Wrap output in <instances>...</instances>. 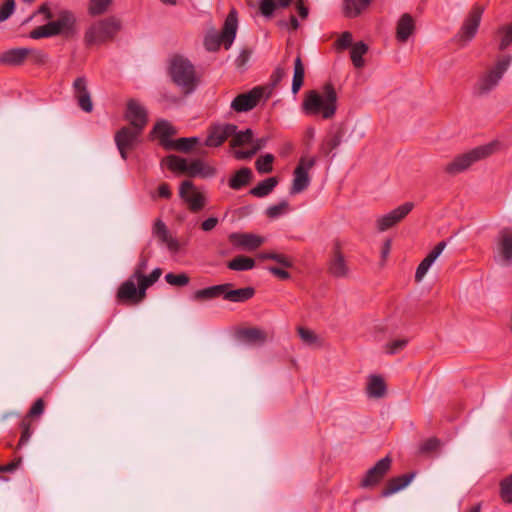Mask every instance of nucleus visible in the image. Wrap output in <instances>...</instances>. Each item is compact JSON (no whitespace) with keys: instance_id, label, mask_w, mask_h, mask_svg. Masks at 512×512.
<instances>
[{"instance_id":"nucleus-60","label":"nucleus","mask_w":512,"mask_h":512,"mask_svg":"<svg viewBox=\"0 0 512 512\" xmlns=\"http://www.w3.org/2000/svg\"><path fill=\"white\" fill-rule=\"evenodd\" d=\"M147 266H148L147 258L141 257L134 269L133 274L130 277L137 280L139 277H141L145 273Z\"/></svg>"},{"instance_id":"nucleus-55","label":"nucleus","mask_w":512,"mask_h":512,"mask_svg":"<svg viewBox=\"0 0 512 512\" xmlns=\"http://www.w3.org/2000/svg\"><path fill=\"white\" fill-rule=\"evenodd\" d=\"M15 1L6 0L0 8V22L7 20L14 12Z\"/></svg>"},{"instance_id":"nucleus-11","label":"nucleus","mask_w":512,"mask_h":512,"mask_svg":"<svg viewBox=\"0 0 512 512\" xmlns=\"http://www.w3.org/2000/svg\"><path fill=\"white\" fill-rule=\"evenodd\" d=\"M136 279L129 277L118 288L116 299L120 304L135 305L144 300L146 297L145 292L138 285L135 284Z\"/></svg>"},{"instance_id":"nucleus-42","label":"nucleus","mask_w":512,"mask_h":512,"mask_svg":"<svg viewBox=\"0 0 512 512\" xmlns=\"http://www.w3.org/2000/svg\"><path fill=\"white\" fill-rule=\"evenodd\" d=\"M161 275L162 269L155 268L149 275L143 274L136 281L140 288H142V290L146 293V290L155 282H157Z\"/></svg>"},{"instance_id":"nucleus-16","label":"nucleus","mask_w":512,"mask_h":512,"mask_svg":"<svg viewBox=\"0 0 512 512\" xmlns=\"http://www.w3.org/2000/svg\"><path fill=\"white\" fill-rule=\"evenodd\" d=\"M483 12L484 7L482 5L474 4L472 6L459 33L462 40L470 41L476 35Z\"/></svg>"},{"instance_id":"nucleus-34","label":"nucleus","mask_w":512,"mask_h":512,"mask_svg":"<svg viewBox=\"0 0 512 512\" xmlns=\"http://www.w3.org/2000/svg\"><path fill=\"white\" fill-rule=\"evenodd\" d=\"M277 184L278 179L276 177L267 178L259 182L255 187H253L250 190V194L258 198L265 197L274 190Z\"/></svg>"},{"instance_id":"nucleus-9","label":"nucleus","mask_w":512,"mask_h":512,"mask_svg":"<svg viewBox=\"0 0 512 512\" xmlns=\"http://www.w3.org/2000/svg\"><path fill=\"white\" fill-rule=\"evenodd\" d=\"M343 245L339 239H335L327 262V271L336 278H343L348 275L349 268L343 254Z\"/></svg>"},{"instance_id":"nucleus-4","label":"nucleus","mask_w":512,"mask_h":512,"mask_svg":"<svg viewBox=\"0 0 512 512\" xmlns=\"http://www.w3.org/2000/svg\"><path fill=\"white\" fill-rule=\"evenodd\" d=\"M121 29V22L115 17H107L93 23L85 32L87 45H99L112 41Z\"/></svg>"},{"instance_id":"nucleus-19","label":"nucleus","mask_w":512,"mask_h":512,"mask_svg":"<svg viewBox=\"0 0 512 512\" xmlns=\"http://www.w3.org/2000/svg\"><path fill=\"white\" fill-rule=\"evenodd\" d=\"M499 262L506 267L512 265V230L503 228L498 235Z\"/></svg>"},{"instance_id":"nucleus-54","label":"nucleus","mask_w":512,"mask_h":512,"mask_svg":"<svg viewBox=\"0 0 512 512\" xmlns=\"http://www.w3.org/2000/svg\"><path fill=\"white\" fill-rule=\"evenodd\" d=\"M44 408V400L42 398H38L29 409V412L25 418L31 420V418L40 416L44 412Z\"/></svg>"},{"instance_id":"nucleus-43","label":"nucleus","mask_w":512,"mask_h":512,"mask_svg":"<svg viewBox=\"0 0 512 512\" xmlns=\"http://www.w3.org/2000/svg\"><path fill=\"white\" fill-rule=\"evenodd\" d=\"M341 143V135L333 134L323 140L320 145V152L327 156L329 155L335 148H337Z\"/></svg>"},{"instance_id":"nucleus-3","label":"nucleus","mask_w":512,"mask_h":512,"mask_svg":"<svg viewBox=\"0 0 512 512\" xmlns=\"http://www.w3.org/2000/svg\"><path fill=\"white\" fill-rule=\"evenodd\" d=\"M498 146V142H490L488 144L475 147L468 152L456 156L444 167V171L449 175L462 173L470 168L474 163L491 156L497 151Z\"/></svg>"},{"instance_id":"nucleus-62","label":"nucleus","mask_w":512,"mask_h":512,"mask_svg":"<svg viewBox=\"0 0 512 512\" xmlns=\"http://www.w3.org/2000/svg\"><path fill=\"white\" fill-rule=\"evenodd\" d=\"M269 272L281 280H287L290 278V273L284 269L271 266L268 268Z\"/></svg>"},{"instance_id":"nucleus-35","label":"nucleus","mask_w":512,"mask_h":512,"mask_svg":"<svg viewBox=\"0 0 512 512\" xmlns=\"http://www.w3.org/2000/svg\"><path fill=\"white\" fill-rule=\"evenodd\" d=\"M305 69L302 58L298 55L294 61V75L292 81V92L297 94L304 83Z\"/></svg>"},{"instance_id":"nucleus-40","label":"nucleus","mask_w":512,"mask_h":512,"mask_svg":"<svg viewBox=\"0 0 512 512\" xmlns=\"http://www.w3.org/2000/svg\"><path fill=\"white\" fill-rule=\"evenodd\" d=\"M259 258L262 260H274L285 268H290L293 265L291 257L275 252H262L259 254Z\"/></svg>"},{"instance_id":"nucleus-52","label":"nucleus","mask_w":512,"mask_h":512,"mask_svg":"<svg viewBox=\"0 0 512 512\" xmlns=\"http://www.w3.org/2000/svg\"><path fill=\"white\" fill-rule=\"evenodd\" d=\"M153 233L160 242L167 240V237L170 235L166 224L160 219L155 221L153 225Z\"/></svg>"},{"instance_id":"nucleus-38","label":"nucleus","mask_w":512,"mask_h":512,"mask_svg":"<svg viewBox=\"0 0 512 512\" xmlns=\"http://www.w3.org/2000/svg\"><path fill=\"white\" fill-rule=\"evenodd\" d=\"M368 46L362 41L356 42L351 48V60L356 68H362L365 64L363 56L367 53Z\"/></svg>"},{"instance_id":"nucleus-63","label":"nucleus","mask_w":512,"mask_h":512,"mask_svg":"<svg viewBox=\"0 0 512 512\" xmlns=\"http://www.w3.org/2000/svg\"><path fill=\"white\" fill-rule=\"evenodd\" d=\"M255 150H253V148L249 149V150H236L234 151L233 155L235 157V159L237 160H246V159H250L252 158L254 155H255Z\"/></svg>"},{"instance_id":"nucleus-37","label":"nucleus","mask_w":512,"mask_h":512,"mask_svg":"<svg viewBox=\"0 0 512 512\" xmlns=\"http://www.w3.org/2000/svg\"><path fill=\"white\" fill-rule=\"evenodd\" d=\"M199 143L198 137H183L169 143V150H176L183 153L190 152Z\"/></svg>"},{"instance_id":"nucleus-25","label":"nucleus","mask_w":512,"mask_h":512,"mask_svg":"<svg viewBox=\"0 0 512 512\" xmlns=\"http://www.w3.org/2000/svg\"><path fill=\"white\" fill-rule=\"evenodd\" d=\"M414 477L413 473L402 474L400 476L393 477L387 481L384 488L381 491L382 497H388L410 484Z\"/></svg>"},{"instance_id":"nucleus-39","label":"nucleus","mask_w":512,"mask_h":512,"mask_svg":"<svg viewBox=\"0 0 512 512\" xmlns=\"http://www.w3.org/2000/svg\"><path fill=\"white\" fill-rule=\"evenodd\" d=\"M189 163L186 159L176 155H169L166 157V165L169 170L177 171L180 173L187 174Z\"/></svg>"},{"instance_id":"nucleus-10","label":"nucleus","mask_w":512,"mask_h":512,"mask_svg":"<svg viewBox=\"0 0 512 512\" xmlns=\"http://www.w3.org/2000/svg\"><path fill=\"white\" fill-rule=\"evenodd\" d=\"M265 87L256 86L246 93L237 95L231 102V108L235 112H248L254 109L264 96Z\"/></svg>"},{"instance_id":"nucleus-29","label":"nucleus","mask_w":512,"mask_h":512,"mask_svg":"<svg viewBox=\"0 0 512 512\" xmlns=\"http://www.w3.org/2000/svg\"><path fill=\"white\" fill-rule=\"evenodd\" d=\"M26 48H13L0 55V63L8 66H20L26 60Z\"/></svg>"},{"instance_id":"nucleus-48","label":"nucleus","mask_w":512,"mask_h":512,"mask_svg":"<svg viewBox=\"0 0 512 512\" xmlns=\"http://www.w3.org/2000/svg\"><path fill=\"white\" fill-rule=\"evenodd\" d=\"M20 428H21V436H20L17 448H21L29 442L31 435H32L31 420H29L28 418H23L20 423Z\"/></svg>"},{"instance_id":"nucleus-24","label":"nucleus","mask_w":512,"mask_h":512,"mask_svg":"<svg viewBox=\"0 0 512 512\" xmlns=\"http://www.w3.org/2000/svg\"><path fill=\"white\" fill-rule=\"evenodd\" d=\"M229 241L238 247L247 250H255L261 246L263 239L250 233H232L229 235Z\"/></svg>"},{"instance_id":"nucleus-5","label":"nucleus","mask_w":512,"mask_h":512,"mask_svg":"<svg viewBox=\"0 0 512 512\" xmlns=\"http://www.w3.org/2000/svg\"><path fill=\"white\" fill-rule=\"evenodd\" d=\"M76 19L74 14L68 10H62L58 14V19L34 28L29 36L32 39H41L57 36L61 33L72 32Z\"/></svg>"},{"instance_id":"nucleus-47","label":"nucleus","mask_w":512,"mask_h":512,"mask_svg":"<svg viewBox=\"0 0 512 512\" xmlns=\"http://www.w3.org/2000/svg\"><path fill=\"white\" fill-rule=\"evenodd\" d=\"M113 0H90L89 14L92 16L101 15L107 11Z\"/></svg>"},{"instance_id":"nucleus-51","label":"nucleus","mask_w":512,"mask_h":512,"mask_svg":"<svg viewBox=\"0 0 512 512\" xmlns=\"http://www.w3.org/2000/svg\"><path fill=\"white\" fill-rule=\"evenodd\" d=\"M289 209V203L287 201H281L276 205H272L267 208L266 215L267 217L274 219L279 217L280 215L286 213Z\"/></svg>"},{"instance_id":"nucleus-33","label":"nucleus","mask_w":512,"mask_h":512,"mask_svg":"<svg viewBox=\"0 0 512 512\" xmlns=\"http://www.w3.org/2000/svg\"><path fill=\"white\" fill-rule=\"evenodd\" d=\"M371 0H344V14L346 17L355 18L364 11Z\"/></svg>"},{"instance_id":"nucleus-53","label":"nucleus","mask_w":512,"mask_h":512,"mask_svg":"<svg viewBox=\"0 0 512 512\" xmlns=\"http://www.w3.org/2000/svg\"><path fill=\"white\" fill-rule=\"evenodd\" d=\"M298 334L301 340L307 345H315L318 342L317 335L310 329L299 327Z\"/></svg>"},{"instance_id":"nucleus-57","label":"nucleus","mask_w":512,"mask_h":512,"mask_svg":"<svg viewBox=\"0 0 512 512\" xmlns=\"http://www.w3.org/2000/svg\"><path fill=\"white\" fill-rule=\"evenodd\" d=\"M277 4L273 0H260V12L265 17H270L274 10L276 9Z\"/></svg>"},{"instance_id":"nucleus-49","label":"nucleus","mask_w":512,"mask_h":512,"mask_svg":"<svg viewBox=\"0 0 512 512\" xmlns=\"http://www.w3.org/2000/svg\"><path fill=\"white\" fill-rule=\"evenodd\" d=\"M165 281L172 286L183 287L190 282V278L186 273H167L165 275Z\"/></svg>"},{"instance_id":"nucleus-46","label":"nucleus","mask_w":512,"mask_h":512,"mask_svg":"<svg viewBox=\"0 0 512 512\" xmlns=\"http://www.w3.org/2000/svg\"><path fill=\"white\" fill-rule=\"evenodd\" d=\"M500 496L505 503H512V474L501 480Z\"/></svg>"},{"instance_id":"nucleus-28","label":"nucleus","mask_w":512,"mask_h":512,"mask_svg":"<svg viewBox=\"0 0 512 512\" xmlns=\"http://www.w3.org/2000/svg\"><path fill=\"white\" fill-rule=\"evenodd\" d=\"M415 30V22L408 13L403 14L398 20L396 27V39L399 42H406Z\"/></svg>"},{"instance_id":"nucleus-2","label":"nucleus","mask_w":512,"mask_h":512,"mask_svg":"<svg viewBox=\"0 0 512 512\" xmlns=\"http://www.w3.org/2000/svg\"><path fill=\"white\" fill-rule=\"evenodd\" d=\"M169 75L174 84L185 94L192 93L199 84V78L191 61L181 55H174L170 59Z\"/></svg>"},{"instance_id":"nucleus-36","label":"nucleus","mask_w":512,"mask_h":512,"mask_svg":"<svg viewBox=\"0 0 512 512\" xmlns=\"http://www.w3.org/2000/svg\"><path fill=\"white\" fill-rule=\"evenodd\" d=\"M227 267L234 271H247L255 267V260L251 257L240 255L229 261Z\"/></svg>"},{"instance_id":"nucleus-26","label":"nucleus","mask_w":512,"mask_h":512,"mask_svg":"<svg viewBox=\"0 0 512 512\" xmlns=\"http://www.w3.org/2000/svg\"><path fill=\"white\" fill-rule=\"evenodd\" d=\"M187 175L190 177L211 178L217 173V169L201 159H195L189 163Z\"/></svg>"},{"instance_id":"nucleus-44","label":"nucleus","mask_w":512,"mask_h":512,"mask_svg":"<svg viewBox=\"0 0 512 512\" xmlns=\"http://www.w3.org/2000/svg\"><path fill=\"white\" fill-rule=\"evenodd\" d=\"M273 162L274 156L272 154H265L256 160L255 168L261 174L270 173L273 170Z\"/></svg>"},{"instance_id":"nucleus-61","label":"nucleus","mask_w":512,"mask_h":512,"mask_svg":"<svg viewBox=\"0 0 512 512\" xmlns=\"http://www.w3.org/2000/svg\"><path fill=\"white\" fill-rule=\"evenodd\" d=\"M285 77V70L281 67H277L270 77L272 86H277L282 79Z\"/></svg>"},{"instance_id":"nucleus-7","label":"nucleus","mask_w":512,"mask_h":512,"mask_svg":"<svg viewBox=\"0 0 512 512\" xmlns=\"http://www.w3.org/2000/svg\"><path fill=\"white\" fill-rule=\"evenodd\" d=\"M179 197L191 213H198L207 204L206 196L190 180H184L179 186Z\"/></svg>"},{"instance_id":"nucleus-50","label":"nucleus","mask_w":512,"mask_h":512,"mask_svg":"<svg viewBox=\"0 0 512 512\" xmlns=\"http://www.w3.org/2000/svg\"><path fill=\"white\" fill-rule=\"evenodd\" d=\"M26 60L29 59L33 64L43 65L47 61V54L40 50L34 48H26Z\"/></svg>"},{"instance_id":"nucleus-14","label":"nucleus","mask_w":512,"mask_h":512,"mask_svg":"<svg viewBox=\"0 0 512 512\" xmlns=\"http://www.w3.org/2000/svg\"><path fill=\"white\" fill-rule=\"evenodd\" d=\"M392 460L386 456L370 468L360 482L362 488H374L376 487L388 473L391 467Z\"/></svg>"},{"instance_id":"nucleus-32","label":"nucleus","mask_w":512,"mask_h":512,"mask_svg":"<svg viewBox=\"0 0 512 512\" xmlns=\"http://www.w3.org/2000/svg\"><path fill=\"white\" fill-rule=\"evenodd\" d=\"M386 384L382 377L371 375L367 385V393L370 397L381 398L386 394Z\"/></svg>"},{"instance_id":"nucleus-23","label":"nucleus","mask_w":512,"mask_h":512,"mask_svg":"<svg viewBox=\"0 0 512 512\" xmlns=\"http://www.w3.org/2000/svg\"><path fill=\"white\" fill-rule=\"evenodd\" d=\"M225 292L223 299L234 302L243 303L250 300L255 295V289L253 287H244L239 289H232L233 284L225 283Z\"/></svg>"},{"instance_id":"nucleus-30","label":"nucleus","mask_w":512,"mask_h":512,"mask_svg":"<svg viewBox=\"0 0 512 512\" xmlns=\"http://www.w3.org/2000/svg\"><path fill=\"white\" fill-rule=\"evenodd\" d=\"M252 178V170L248 167H242L230 177L228 186L233 190H240L246 187L252 181Z\"/></svg>"},{"instance_id":"nucleus-31","label":"nucleus","mask_w":512,"mask_h":512,"mask_svg":"<svg viewBox=\"0 0 512 512\" xmlns=\"http://www.w3.org/2000/svg\"><path fill=\"white\" fill-rule=\"evenodd\" d=\"M225 292L224 284L214 285L207 288L199 289L194 292L193 299L195 301H208L215 298L222 297Z\"/></svg>"},{"instance_id":"nucleus-20","label":"nucleus","mask_w":512,"mask_h":512,"mask_svg":"<svg viewBox=\"0 0 512 512\" xmlns=\"http://www.w3.org/2000/svg\"><path fill=\"white\" fill-rule=\"evenodd\" d=\"M73 93L78 106L85 112L90 113L93 110V103L90 93L87 89V80L85 77H77L73 82Z\"/></svg>"},{"instance_id":"nucleus-12","label":"nucleus","mask_w":512,"mask_h":512,"mask_svg":"<svg viewBox=\"0 0 512 512\" xmlns=\"http://www.w3.org/2000/svg\"><path fill=\"white\" fill-rule=\"evenodd\" d=\"M141 133V130L130 126H124L116 132L114 139L123 160L127 159L128 151L136 147Z\"/></svg>"},{"instance_id":"nucleus-59","label":"nucleus","mask_w":512,"mask_h":512,"mask_svg":"<svg viewBox=\"0 0 512 512\" xmlns=\"http://www.w3.org/2000/svg\"><path fill=\"white\" fill-rule=\"evenodd\" d=\"M408 341L405 339L394 340L386 345V352L388 354H396L398 351L402 350Z\"/></svg>"},{"instance_id":"nucleus-17","label":"nucleus","mask_w":512,"mask_h":512,"mask_svg":"<svg viewBox=\"0 0 512 512\" xmlns=\"http://www.w3.org/2000/svg\"><path fill=\"white\" fill-rule=\"evenodd\" d=\"M125 119L129 121L130 127L143 131L148 121L147 111L137 101L131 99L127 102Z\"/></svg>"},{"instance_id":"nucleus-8","label":"nucleus","mask_w":512,"mask_h":512,"mask_svg":"<svg viewBox=\"0 0 512 512\" xmlns=\"http://www.w3.org/2000/svg\"><path fill=\"white\" fill-rule=\"evenodd\" d=\"M511 61V56L499 58L494 67L479 79L478 90L480 94L488 93L498 84L503 74L510 66Z\"/></svg>"},{"instance_id":"nucleus-18","label":"nucleus","mask_w":512,"mask_h":512,"mask_svg":"<svg viewBox=\"0 0 512 512\" xmlns=\"http://www.w3.org/2000/svg\"><path fill=\"white\" fill-rule=\"evenodd\" d=\"M236 129L237 126L233 124L216 125L211 127L206 137L205 145L208 147L221 146L235 133Z\"/></svg>"},{"instance_id":"nucleus-15","label":"nucleus","mask_w":512,"mask_h":512,"mask_svg":"<svg viewBox=\"0 0 512 512\" xmlns=\"http://www.w3.org/2000/svg\"><path fill=\"white\" fill-rule=\"evenodd\" d=\"M413 207L414 204L412 202H406L393 209L386 215L379 217L376 221L378 231L384 232L394 227L412 211Z\"/></svg>"},{"instance_id":"nucleus-1","label":"nucleus","mask_w":512,"mask_h":512,"mask_svg":"<svg viewBox=\"0 0 512 512\" xmlns=\"http://www.w3.org/2000/svg\"><path fill=\"white\" fill-rule=\"evenodd\" d=\"M302 110L306 115H321L323 119H331L337 110V93L332 83H325L321 92L309 90L305 93Z\"/></svg>"},{"instance_id":"nucleus-21","label":"nucleus","mask_w":512,"mask_h":512,"mask_svg":"<svg viewBox=\"0 0 512 512\" xmlns=\"http://www.w3.org/2000/svg\"><path fill=\"white\" fill-rule=\"evenodd\" d=\"M237 337L249 345H263L268 339V333L258 327H247L237 331Z\"/></svg>"},{"instance_id":"nucleus-64","label":"nucleus","mask_w":512,"mask_h":512,"mask_svg":"<svg viewBox=\"0 0 512 512\" xmlns=\"http://www.w3.org/2000/svg\"><path fill=\"white\" fill-rule=\"evenodd\" d=\"M217 224L218 219L216 217H209L201 223V229L203 231L208 232L213 230L217 226Z\"/></svg>"},{"instance_id":"nucleus-41","label":"nucleus","mask_w":512,"mask_h":512,"mask_svg":"<svg viewBox=\"0 0 512 512\" xmlns=\"http://www.w3.org/2000/svg\"><path fill=\"white\" fill-rule=\"evenodd\" d=\"M231 137L232 139L230 141V146L232 148H236L252 142L253 132L251 129H246L245 131L237 132L236 129L235 133Z\"/></svg>"},{"instance_id":"nucleus-58","label":"nucleus","mask_w":512,"mask_h":512,"mask_svg":"<svg viewBox=\"0 0 512 512\" xmlns=\"http://www.w3.org/2000/svg\"><path fill=\"white\" fill-rule=\"evenodd\" d=\"M337 49H347L352 45V34L348 31L343 32L335 43Z\"/></svg>"},{"instance_id":"nucleus-27","label":"nucleus","mask_w":512,"mask_h":512,"mask_svg":"<svg viewBox=\"0 0 512 512\" xmlns=\"http://www.w3.org/2000/svg\"><path fill=\"white\" fill-rule=\"evenodd\" d=\"M152 133L157 136L161 146L169 150V143L173 141L170 137L176 133V130L168 121L160 120L155 124Z\"/></svg>"},{"instance_id":"nucleus-6","label":"nucleus","mask_w":512,"mask_h":512,"mask_svg":"<svg viewBox=\"0 0 512 512\" xmlns=\"http://www.w3.org/2000/svg\"><path fill=\"white\" fill-rule=\"evenodd\" d=\"M238 18L236 9H231L227 15L222 32L220 34L210 33L204 39V46L206 50L214 52L217 51L221 44L228 49L236 36Z\"/></svg>"},{"instance_id":"nucleus-56","label":"nucleus","mask_w":512,"mask_h":512,"mask_svg":"<svg viewBox=\"0 0 512 512\" xmlns=\"http://www.w3.org/2000/svg\"><path fill=\"white\" fill-rule=\"evenodd\" d=\"M440 446V441L436 437H431L425 440L420 446L421 453H429L438 449Z\"/></svg>"},{"instance_id":"nucleus-45","label":"nucleus","mask_w":512,"mask_h":512,"mask_svg":"<svg viewBox=\"0 0 512 512\" xmlns=\"http://www.w3.org/2000/svg\"><path fill=\"white\" fill-rule=\"evenodd\" d=\"M497 34L501 37L499 50H505L512 43V23L505 25L497 30Z\"/></svg>"},{"instance_id":"nucleus-22","label":"nucleus","mask_w":512,"mask_h":512,"mask_svg":"<svg viewBox=\"0 0 512 512\" xmlns=\"http://www.w3.org/2000/svg\"><path fill=\"white\" fill-rule=\"evenodd\" d=\"M446 247V242L441 241L439 242L432 251L429 252V254L420 262L416 269L415 273V281L420 282L423 277L428 272L431 265L434 263V261L438 258V256L442 253L444 248Z\"/></svg>"},{"instance_id":"nucleus-13","label":"nucleus","mask_w":512,"mask_h":512,"mask_svg":"<svg viewBox=\"0 0 512 512\" xmlns=\"http://www.w3.org/2000/svg\"><path fill=\"white\" fill-rule=\"evenodd\" d=\"M315 158H301L293 173L291 194H298L307 189L310 184L309 170L315 165Z\"/></svg>"}]
</instances>
